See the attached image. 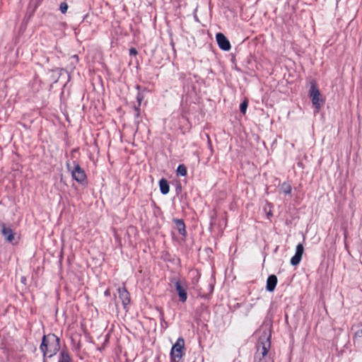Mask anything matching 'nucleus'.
Here are the masks:
<instances>
[{
  "mask_svg": "<svg viewBox=\"0 0 362 362\" xmlns=\"http://www.w3.org/2000/svg\"><path fill=\"white\" fill-rule=\"evenodd\" d=\"M59 349L60 340L54 334L43 336L40 349L43 354L44 360H45L46 357L52 358L57 354Z\"/></svg>",
  "mask_w": 362,
  "mask_h": 362,
  "instance_id": "f257e3e1",
  "label": "nucleus"
},
{
  "mask_svg": "<svg viewBox=\"0 0 362 362\" xmlns=\"http://www.w3.org/2000/svg\"><path fill=\"white\" fill-rule=\"evenodd\" d=\"M184 348L185 341L182 338H179L171 349L170 354L173 360L176 361L181 360Z\"/></svg>",
  "mask_w": 362,
  "mask_h": 362,
  "instance_id": "f03ea898",
  "label": "nucleus"
},
{
  "mask_svg": "<svg viewBox=\"0 0 362 362\" xmlns=\"http://www.w3.org/2000/svg\"><path fill=\"white\" fill-rule=\"evenodd\" d=\"M310 96L312 99L313 106L316 109L320 110L323 102V100L321 97L320 90L315 84H312L310 87Z\"/></svg>",
  "mask_w": 362,
  "mask_h": 362,
  "instance_id": "7ed1b4c3",
  "label": "nucleus"
},
{
  "mask_svg": "<svg viewBox=\"0 0 362 362\" xmlns=\"http://www.w3.org/2000/svg\"><path fill=\"white\" fill-rule=\"evenodd\" d=\"M71 175L73 179L79 184L84 185L87 182L86 174L78 164H76L74 166V168L71 172Z\"/></svg>",
  "mask_w": 362,
  "mask_h": 362,
  "instance_id": "20e7f679",
  "label": "nucleus"
},
{
  "mask_svg": "<svg viewBox=\"0 0 362 362\" xmlns=\"http://www.w3.org/2000/svg\"><path fill=\"white\" fill-rule=\"evenodd\" d=\"M270 337L271 334L269 331L264 332L263 335L260 337L259 344L262 346V349L259 355L267 356L271 346Z\"/></svg>",
  "mask_w": 362,
  "mask_h": 362,
  "instance_id": "39448f33",
  "label": "nucleus"
},
{
  "mask_svg": "<svg viewBox=\"0 0 362 362\" xmlns=\"http://www.w3.org/2000/svg\"><path fill=\"white\" fill-rule=\"evenodd\" d=\"M1 234L6 241L10 243H13L16 237V233L12 230L10 226H6L5 223H1Z\"/></svg>",
  "mask_w": 362,
  "mask_h": 362,
  "instance_id": "423d86ee",
  "label": "nucleus"
},
{
  "mask_svg": "<svg viewBox=\"0 0 362 362\" xmlns=\"http://www.w3.org/2000/svg\"><path fill=\"white\" fill-rule=\"evenodd\" d=\"M216 39L218 47L224 51L230 50L231 46L229 40L221 33H218L216 35Z\"/></svg>",
  "mask_w": 362,
  "mask_h": 362,
  "instance_id": "0eeeda50",
  "label": "nucleus"
},
{
  "mask_svg": "<svg viewBox=\"0 0 362 362\" xmlns=\"http://www.w3.org/2000/svg\"><path fill=\"white\" fill-rule=\"evenodd\" d=\"M304 253V247L303 244L300 243L296 246V254L291 259V264L293 266H297L303 257Z\"/></svg>",
  "mask_w": 362,
  "mask_h": 362,
  "instance_id": "6e6552de",
  "label": "nucleus"
},
{
  "mask_svg": "<svg viewBox=\"0 0 362 362\" xmlns=\"http://www.w3.org/2000/svg\"><path fill=\"white\" fill-rule=\"evenodd\" d=\"M277 284V277L276 275L272 274L269 276L267 280V290L273 292Z\"/></svg>",
  "mask_w": 362,
  "mask_h": 362,
  "instance_id": "1a4fd4ad",
  "label": "nucleus"
},
{
  "mask_svg": "<svg viewBox=\"0 0 362 362\" xmlns=\"http://www.w3.org/2000/svg\"><path fill=\"white\" fill-rule=\"evenodd\" d=\"M118 291L119 297L122 300L124 306L126 307L130 302L129 294L128 291L124 288H119Z\"/></svg>",
  "mask_w": 362,
  "mask_h": 362,
  "instance_id": "9d476101",
  "label": "nucleus"
},
{
  "mask_svg": "<svg viewBox=\"0 0 362 362\" xmlns=\"http://www.w3.org/2000/svg\"><path fill=\"white\" fill-rule=\"evenodd\" d=\"M175 288L180 296V300L182 302H185L187 298V292L185 289L181 286L179 281L175 283Z\"/></svg>",
  "mask_w": 362,
  "mask_h": 362,
  "instance_id": "9b49d317",
  "label": "nucleus"
},
{
  "mask_svg": "<svg viewBox=\"0 0 362 362\" xmlns=\"http://www.w3.org/2000/svg\"><path fill=\"white\" fill-rule=\"evenodd\" d=\"M159 187L163 194H167L170 191V187L168 181L165 179H161L159 182Z\"/></svg>",
  "mask_w": 362,
  "mask_h": 362,
  "instance_id": "f8f14e48",
  "label": "nucleus"
},
{
  "mask_svg": "<svg viewBox=\"0 0 362 362\" xmlns=\"http://www.w3.org/2000/svg\"><path fill=\"white\" fill-rule=\"evenodd\" d=\"M58 362H73V361L68 351H62L60 353V357Z\"/></svg>",
  "mask_w": 362,
  "mask_h": 362,
  "instance_id": "ddd939ff",
  "label": "nucleus"
},
{
  "mask_svg": "<svg viewBox=\"0 0 362 362\" xmlns=\"http://www.w3.org/2000/svg\"><path fill=\"white\" fill-rule=\"evenodd\" d=\"M177 228L180 234L185 235L186 230H185V226L184 222L182 220L177 219L175 221Z\"/></svg>",
  "mask_w": 362,
  "mask_h": 362,
  "instance_id": "4468645a",
  "label": "nucleus"
},
{
  "mask_svg": "<svg viewBox=\"0 0 362 362\" xmlns=\"http://www.w3.org/2000/svg\"><path fill=\"white\" fill-rule=\"evenodd\" d=\"M177 173L181 176H185L187 174V169L183 165H180L177 167Z\"/></svg>",
  "mask_w": 362,
  "mask_h": 362,
  "instance_id": "2eb2a0df",
  "label": "nucleus"
},
{
  "mask_svg": "<svg viewBox=\"0 0 362 362\" xmlns=\"http://www.w3.org/2000/svg\"><path fill=\"white\" fill-rule=\"evenodd\" d=\"M281 189L285 194H290L291 192V187L286 183L282 185Z\"/></svg>",
  "mask_w": 362,
  "mask_h": 362,
  "instance_id": "dca6fc26",
  "label": "nucleus"
},
{
  "mask_svg": "<svg viewBox=\"0 0 362 362\" xmlns=\"http://www.w3.org/2000/svg\"><path fill=\"white\" fill-rule=\"evenodd\" d=\"M69 6L66 2H62L59 5V10L62 13H65L67 11Z\"/></svg>",
  "mask_w": 362,
  "mask_h": 362,
  "instance_id": "f3484780",
  "label": "nucleus"
},
{
  "mask_svg": "<svg viewBox=\"0 0 362 362\" xmlns=\"http://www.w3.org/2000/svg\"><path fill=\"white\" fill-rule=\"evenodd\" d=\"M247 102L246 100L243 101L241 104H240V111L245 114V112H246V110H247Z\"/></svg>",
  "mask_w": 362,
  "mask_h": 362,
  "instance_id": "a211bd4d",
  "label": "nucleus"
},
{
  "mask_svg": "<svg viewBox=\"0 0 362 362\" xmlns=\"http://www.w3.org/2000/svg\"><path fill=\"white\" fill-rule=\"evenodd\" d=\"M257 357V362H267V356L259 355Z\"/></svg>",
  "mask_w": 362,
  "mask_h": 362,
  "instance_id": "6ab92c4d",
  "label": "nucleus"
},
{
  "mask_svg": "<svg viewBox=\"0 0 362 362\" xmlns=\"http://www.w3.org/2000/svg\"><path fill=\"white\" fill-rule=\"evenodd\" d=\"M143 99H144V96L141 94L139 93L137 95V100H138L139 106L141 105V103L143 100Z\"/></svg>",
  "mask_w": 362,
  "mask_h": 362,
  "instance_id": "aec40b11",
  "label": "nucleus"
},
{
  "mask_svg": "<svg viewBox=\"0 0 362 362\" xmlns=\"http://www.w3.org/2000/svg\"><path fill=\"white\" fill-rule=\"evenodd\" d=\"M130 54L136 55L137 54V51L135 48H131L129 49Z\"/></svg>",
  "mask_w": 362,
  "mask_h": 362,
  "instance_id": "412c9836",
  "label": "nucleus"
},
{
  "mask_svg": "<svg viewBox=\"0 0 362 362\" xmlns=\"http://www.w3.org/2000/svg\"><path fill=\"white\" fill-rule=\"evenodd\" d=\"M356 335L358 337H362V329L357 331Z\"/></svg>",
  "mask_w": 362,
  "mask_h": 362,
  "instance_id": "4be33fe9",
  "label": "nucleus"
},
{
  "mask_svg": "<svg viewBox=\"0 0 362 362\" xmlns=\"http://www.w3.org/2000/svg\"><path fill=\"white\" fill-rule=\"evenodd\" d=\"M135 110H136V117H139V114H140L139 110L138 107H136Z\"/></svg>",
  "mask_w": 362,
  "mask_h": 362,
  "instance_id": "5701e85b",
  "label": "nucleus"
},
{
  "mask_svg": "<svg viewBox=\"0 0 362 362\" xmlns=\"http://www.w3.org/2000/svg\"><path fill=\"white\" fill-rule=\"evenodd\" d=\"M105 294H109L110 295V290L107 289L106 291H105Z\"/></svg>",
  "mask_w": 362,
  "mask_h": 362,
  "instance_id": "b1692460",
  "label": "nucleus"
}]
</instances>
